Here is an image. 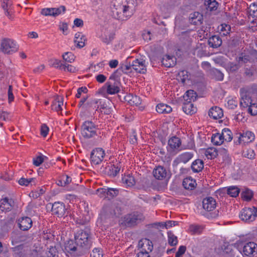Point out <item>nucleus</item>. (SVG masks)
<instances>
[{
  "label": "nucleus",
  "instance_id": "3",
  "mask_svg": "<svg viewBox=\"0 0 257 257\" xmlns=\"http://www.w3.org/2000/svg\"><path fill=\"white\" fill-rule=\"evenodd\" d=\"M97 127L92 121H85L81 126L82 136L86 139L94 137L97 136Z\"/></svg>",
  "mask_w": 257,
  "mask_h": 257
},
{
  "label": "nucleus",
  "instance_id": "64",
  "mask_svg": "<svg viewBox=\"0 0 257 257\" xmlns=\"http://www.w3.org/2000/svg\"><path fill=\"white\" fill-rule=\"evenodd\" d=\"M91 257H102L103 254L102 251L98 248H95L93 249L90 254Z\"/></svg>",
  "mask_w": 257,
  "mask_h": 257
},
{
  "label": "nucleus",
  "instance_id": "36",
  "mask_svg": "<svg viewBox=\"0 0 257 257\" xmlns=\"http://www.w3.org/2000/svg\"><path fill=\"white\" fill-rule=\"evenodd\" d=\"M125 100L127 101L131 105H138L141 103V99L137 95L132 94L125 96Z\"/></svg>",
  "mask_w": 257,
  "mask_h": 257
},
{
  "label": "nucleus",
  "instance_id": "25",
  "mask_svg": "<svg viewBox=\"0 0 257 257\" xmlns=\"http://www.w3.org/2000/svg\"><path fill=\"white\" fill-rule=\"evenodd\" d=\"M222 40L219 36L214 35L210 37L208 40V45L212 48H216L222 44Z\"/></svg>",
  "mask_w": 257,
  "mask_h": 257
},
{
  "label": "nucleus",
  "instance_id": "12",
  "mask_svg": "<svg viewBox=\"0 0 257 257\" xmlns=\"http://www.w3.org/2000/svg\"><path fill=\"white\" fill-rule=\"evenodd\" d=\"M115 206L113 204H107L103 206L100 213L101 219L112 217L116 214L115 211Z\"/></svg>",
  "mask_w": 257,
  "mask_h": 257
},
{
  "label": "nucleus",
  "instance_id": "42",
  "mask_svg": "<svg viewBox=\"0 0 257 257\" xmlns=\"http://www.w3.org/2000/svg\"><path fill=\"white\" fill-rule=\"evenodd\" d=\"M224 141L221 134L216 133L212 135L211 142L214 145H220Z\"/></svg>",
  "mask_w": 257,
  "mask_h": 257
},
{
  "label": "nucleus",
  "instance_id": "14",
  "mask_svg": "<svg viewBox=\"0 0 257 257\" xmlns=\"http://www.w3.org/2000/svg\"><path fill=\"white\" fill-rule=\"evenodd\" d=\"M137 4L136 0H126L125 4L121 5V8L123 11L126 12L127 16L131 17L136 11Z\"/></svg>",
  "mask_w": 257,
  "mask_h": 257
},
{
  "label": "nucleus",
  "instance_id": "22",
  "mask_svg": "<svg viewBox=\"0 0 257 257\" xmlns=\"http://www.w3.org/2000/svg\"><path fill=\"white\" fill-rule=\"evenodd\" d=\"M208 115L214 119L221 118L223 115V110L219 107L214 106L209 109Z\"/></svg>",
  "mask_w": 257,
  "mask_h": 257
},
{
  "label": "nucleus",
  "instance_id": "5",
  "mask_svg": "<svg viewBox=\"0 0 257 257\" xmlns=\"http://www.w3.org/2000/svg\"><path fill=\"white\" fill-rule=\"evenodd\" d=\"M1 50L5 54H11L18 50V46L15 41L9 38H4L2 40Z\"/></svg>",
  "mask_w": 257,
  "mask_h": 257
},
{
  "label": "nucleus",
  "instance_id": "16",
  "mask_svg": "<svg viewBox=\"0 0 257 257\" xmlns=\"http://www.w3.org/2000/svg\"><path fill=\"white\" fill-rule=\"evenodd\" d=\"M13 257H28L27 250L23 244H20L11 248Z\"/></svg>",
  "mask_w": 257,
  "mask_h": 257
},
{
  "label": "nucleus",
  "instance_id": "17",
  "mask_svg": "<svg viewBox=\"0 0 257 257\" xmlns=\"http://www.w3.org/2000/svg\"><path fill=\"white\" fill-rule=\"evenodd\" d=\"M20 229L23 231L29 229L32 226V220L29 217H22L18 220Z\"/></svg>",
  "mask_w": 257,
  "mask_h": 257
},
{
  "label": "nucleus",
  "instance_id": "52",
  "mask_svg": "<svg viewBox=\"0 0 257 257\" xmlns=\"http://www.w3.org/2000/svg\"><path fill=\"white\" fill-rule=\"evenodd\" d=\"M114 34L109 33L108 35H104L101 37V41L106 44H109L114 39Z\"/></svg>",
  "mask_w": 257,
  "mask_h": 257
},
{
  "label": "nucleus",
  "instance_id": "37",
  "mask_svg": "<svg viewBox=\"0 0 257 257\" xmlns=\"http://www.w3.org/2000/svg\"><path fill=\"white\" fill-rule=\"evenodd\" d=\"M177 79L183 84H185L186 81L189 80V74L186 70L180 71L177 75Z\"/></svg>",
  "mask_w": 257,
  "mask_h": 257
},
{
  "label": "nucleus",
  "instance_id": "51",
  "mask_svg": "<svg viewBox=\"0 0 257 257\" xmlns=\"http://www.w3.org/2000/svg\"><path fill=\"white\" fill-rule=\"evenodd\" d=\"M46 254L48 257H58V251L56 246H50Z\"/></svg>",
  "mask_w": 257,
  "mask_h": 257
},
{
  "label": "nucleus",
  "instance_id": "20",
  "mask_svg": "<svg viewBox=\"0 0 257 257\" xmlns=\"http://www.w3.org/2000/svg\"><path fill=\"white\" fill-rule=\"evenodd\" d=\"M0 204V209L3 211H9L14 205V201L12 199L5 197L2 199Z\"/></svg>",
  "mask_w": 257,
  "mask_h": 257
},
{
  "label": "nucleus",
  "instance_id": "9",
  "mask_svg": "<svg viewBox=\"0 0 257 257\" xmlns=\"http://www.w3.org/2000/svg\"><path fill=\"white\" fill-rule=\"evenodd\" d=\"M105 156L104 151L102 148H96L93 150L90 154L91 163L94 165L99 164Z\"/></svg>",
  "mask_w": 257,
  "mask_h": 257
},
{
  "label": "nucleus",
  "instance_id": "8",
  "mask_svg": "<svg viewBox=\"0 0 257 257\" xmlns=\"http://www.w3.org/2000/svg\"><path fill=\"white\" fill-rule=\"evenodd\" d=\"M243 257H253L257 255V244L250 241L245 243L242 248Z\"/></svg>",
  "mask_w": 257,
  "mask_h": 257
},
{
  "label": "nucleus",
  "instance_id": "10",
  "mask_svg": "<svg viewBox=\"0 0 257 257\" xmlns=\"http://www.w3.org/2000/svg\"><path fill=\"white\" fill-rule=\"evenodd\" d=\"M121 5L116 6L114 5V8L112 9V17L118 20L125 21L130 17L127 16V14L121 8Z\"/></svg>",
  "mask_w": 257,
  "mask_h": 257
},
{
  "label": "nucleus",
  "instance_id": "53",
  "mask_svg": "<svg viewBox=\"0 0 257 257\" xmlns=\"http://www.w3.org/2000/svg\"><path fill=\"white\" fill-rule=\"evenodd\" d=\"M13 2L12 0H1V7L4 11L12 9Z\"/></svg>",
  "mask_w": 257,
  "mask_h": 257
},
{
  "label": "nucleus",
  "instance_id": "2",
  "mask_svg": "<svg viewBox=\"0 0 257 257\" xmlns=\"http://www.w3.org/2000/svg\"><path fill=\"white\" fill-rule=\"evenodd\" d=\"M120 82L111 75L108 81L98 90V93L103 95L115 94L120 90Z\"/></svg>",
  "mask_w": 257,
  "mask_h": 257
},
{
  "label": "nucleus",
  "instance_id": "45",
  "mask_svg": "<svg viewBox=\"0 0 257 257\" xmlns=\"http://www.w3.org/2000/svg\"><path fill=\"white\" fill-rule=\"evenodd\" d=\"M131 58V57H128L126 60L125 64H123L121 67L122 71L124 73L127 74L130 73L132 72V69H133L132 66V63L130 61Z\"/></svg>",
  "mask_w": 257,
  "mask_h": 257
},
{
  "label": "nucleus",
  "instance_id": "63",
  "mask_svg": "<svg viewBox=\"0 0 257 257\" xmlns=\"http://www.w3.org/2000/svg\"><path fill=\"white\" fill-rule=\"evenodd\" d=\"M65 63H63L61 61L56 59L54 61L52 66L55 68H59L61 70H63L65 67Z\"/></svg>",
  "mask_w": 257,
  "mask_h": 257
},
{
  "label": "nucleus",
  "instance_id": "58",
  "mask_svg": "<svg viewBox=\"0 0 257 257\" xmlns=\"http://www.w3.org/2000/svg\"><path fill=\"white\" fill-rule=\"evenodd\" d=\"M248 13L250 16L255 17L257 16V5L255 4L251 5L248 8Z\"/></svg>",
  "mask_w": 257,
  "mask_h": 257
},
{
  "label": "nucleus",
  "instance_id": "33",
  "mask_svg": "<svg viewBox=\"0 0 257 257\" xmlns=\"http://www.w3.org/2000/svg\"><path fill=\"white\" fill-rule=\"evenodd\" d=\"M122 182L127 187H133L136 184L134 177L130 174L125 175L122 178Z\"/></svg>",
  "mask_w": 257,
  "mask_h": 257
},
{
  "label": "nucleus",
  "instance_id": "24",
  "mask_svg": "<svg viewBox=\"0 0 257 257\" xmlns=\"http://www.w3.org/2000/svg\"><path fill=\"white\" fill-rule=\"evenodd\" d=\"M180 40L183 44L187 47H189L192 42V38H191L190 32L188 31H184L180 35Z\"/></svg>",
  "mask_w": 257,
  "mask_h": 257
},
{
  "label": "nucleus",
  "instance_id": "55",
  "mask_svg": "<svg viewBox=\"0 0 257 257\" xmlns=\"http://www.w3.org/2000/svg\"><path fill=\"white\" fill-rule=\"evenodd\" d=\"M231 31V27L229 25L223 24L221 25L220 31L222 33V35L226 36L229 34Z\"/></svg>",
  "mask_w": 257,
  "mask_h": 257
},
{
  "label": "nucleus",
  "instance_id": "43",
  "mask_svg": "<svg viewBox=\"0 0 257 257\" xmlns=\"http://www.w3.org/2000/svg\"><path fill=\"white\" fill-rule=\"evenodd\" d=\"M205 155L208 159H212L218 156V151L214 148H209L205 151Z\"/></svg>",
  "mask_w": 257,
  "mask_h": 257
},
{
  "label": "nucleus",
  "instance_id": "62",
  "mask_svg": "<svg viewBox=\"0 0 257 257\" xmlns=\"http://www.w3.org/2000/svg\"><path fill=\"white\" fill-rule=\"evenodd\" d=\"M65 67L64 68L63 70L64 71H67L68 72H71V73H75L78 71V69L76 68L75 67L68 64L66 63H65Z\"/></svg>",
  "mask_w": 257,
  "mask_h": 257
},
{
  "label": "nucleus",
  "instance_id": "21",
  "mask_svg": "<svg viewBox=\"0 0 257 257\" xmlns=\"http://www.w3.org/2000/svg\"><path fill=\"white\" fill-rule=\"evenodd\" d=\"M254 139V136L251 132L247 131L240 134L238 137L239 143H243L244 144L253 141Z\"/></svg>",
  "mask_w": 257,
  "mask_h": 257
},
{
  "label": "nucleus",
  "instance_id": "57",
  "mask_svg": "<svg viewBox=\"0 0 257 257\" xmlns=\"http://www.w3.org/2000/svg\"><path fill=\"white\" fill-rule=\"evenodd\" d=\"M159 224L161 227H162V228L165 227L166 228H168L169 227L176 225L177 224V222L176 221L169 220V221H166L165 223L164 222L159 223Z\"/></svg>",
  "mask_w": 257,
  "mask_h": 257
},
{
  "label": "nucleus",
  "instance_id": "27",
  "mask_svg": "<svg viewBox=\"0 0 257 257\" xmlns=\"http://www.w3.org/2000/svg\"><path fill=\"white\" fill-rule=\"evenodd\" d=\"M63 105V98L61 96H57L53 101L51 105L52 110L59 112L62 110V105Z\"/></svg>",
  "mask_w": 257,
  "mask_h": 257
},
{
  "label": "nucleus",
  "instance_id": "46",
  "mask_svg": "<svg viewBox=\"0 0 257 257\" xmlns=\"http://www.w3.org/2000/svg\"><path fill=\"white\" fill-rule=\"evenodd\" d=\"M106 169H108L107 173L109 176L115 177L120 171V167L116 166L113 165L111 166H108V168H106Z\"/></svg>",
  "mask_w": 257,
  "mask_h": 257
},
{
  "label": "nucleus",
  "instance_id": "11",
  "mask_svg": "<svg viewBox=\"0 0 257 257\" xmlns=\"http://www.w3.org/2000/svg\"><path fill=\"white\" fill-rule=\"evenodd\" d=\"M66 208L65 204L60 202H56L52 204V214L58 217H63L66 214Z\"/></svg>",
  "mask_w": 257,
  "mask_h": 257
},
{
  "label": "nucleus",
  "instance_id": "19",
  "mask_svg": "<svg viewBox=\"0 0 257 257\" xmlns=\"http://www.w3.org/2000/svg\"><path fill=\"white\" fill-rule=\"evenodd\" d=\"M139 246L141 247V251L146 252H151L153 249V244L152 242L147 238L142 239L139 241Z\"/></svg>",
  "mask_w": 257,
  "mask_h": 257
},
{
  "label": "nucleus",
  "instance_id": "59",
  "mask_svg": "<svg viewBox=\"0 0 257 257\" xmlns=\"http://www.w3.org/2000/svg\"><path fill=\"white\" fill-rule=\"evenodd\" d=\"M248 56L250 59V62H257V51L251 50L248 53Z\"/></svg>",
  "mask_w": 257,
  "mask_h": 257
},
{
  "label": "nucleus",
  "instance_id": "1",
  "mask_svg": "<svg viewBox=\"0 0 257 257\" xmlns=\"http://www.w3.org/2000/svg\"><path fill=\"white\" fill-rule=\"evenodd\" d=\"M90 231L87 228L78 231L75 235L76 243L82 248L85 253L91 247L92 242L89 235Z\"/></svg>",
  "mask_w": 257,
  "mask_h": 257
},
{
  "label": "nucleus",
  "instance_id": "39",
  "mask_svg": "<svg viewBox=\"0 0 257 257\" xmlns=\"http://www.w3.org/2000/svg\"><path fill=\"white\" fill-rule=\"evenodd\" d=\"M204 5L208 11H213L217 9L218 3L215 0H205Z\"/></svg>",
  "mask_w": 257,
  "mask_h": 257
},
{
  "label": "nucleus",
  "instance_id": "13",
  "mask_svg": "<svg viewBox=\"0 0 257 257\" xmlns=\"http://www.w3.org/2000/svg\"><path fill=\"white\" fill-rule=\"evenodd\" d=\"M132 66L133 69L137 72L144 74L147 71L145 60L143 59H136L133 61L132 62Z\"/></svg>",
  "mask_w": 257,
  "mask_h": 257
},
{
  "label": "nucleus",
  "instance_id": "47",
  "mask_svg": "<svg viewBox=\"0 0 257 257\" xmlns=\"http://www.w3.org/2000/svg\"><path fill=\"white\" fill-rule=\"evenodd\" d=\"M119 193V190L115 188H106V197L109 199L117 196Z\"/></svg>",
  "mask_w": 257,
  "mask_h": 257
},
{
  "label": "nucleus",
  "instance_id": "32",
  "mask_svg": "<svg viewBox=\"0 0 257 257\" xmlns=\"http://www.w3.org/2000/svg\"><path fill=\"white\" fill-rule=\"evenodd\" d=\"M197 94L196 92L193 90H189L187 91L183 96V98L185 101L192 102L196 100Z\"/></svg>",
  "mask_w": 257,
  "mask_h": 257
},
{
  "label": "nucleus",
  "instance_id": "4",
  "mask_svg": "<svg viewBox=\"0 0 257 257\" xmlns=\"http://www.w3.org/2000/svg\"><path fill=\"white\" fill-rule=\"evenodd\" d=\"M64 251L66 253H69L73 256H80L85 253L75 240H69L65 243Z\"/></svg>",
  "mask_w": 257,
  "mask_h": 257
},
{
  "label": "nucleus",
  "instance_id": "18",
  "mask_svg": "<svg viewBox=\"0 0 257 257\" xmlns=\"http://www.w3.org/2000/svg\"><path fill=\"white\" fill-rule=\"evenodd\" d=\"M202 206L203 209L207 211H211L215 208L216 202L213 198L208 197L203 200Z\"/></svg>",
  "mask_w": 257,
  "mask_h": 257
},
{
  "label": "nucleus",
  "instance_id": "56",
  "mask_svg": "<svg viewBox=\"0 0 257 257\" xmlns=\"http://www.w3.org/2000/svg\"><path fill=\"white\" fill-rule=\"evenodd\" d=\"M35 178H32L30 179H26L24 178H21L19 180V183L20 185L22 186H28L30 183H32L34 181Z\"/></svg>",
  "mask_w": 257,
  "mask_h": 257
},
{
  "label": "nucleus",
  "instance_id": "41",
  "mask_svg": "<svg viewBox=\"0 0 257 257\" xmlns=\"http://www.w3.org/2000/svg\"><path fill=\"white\" fill-rule=\"evenodd\" d=\"M226 192L230 196L236 197L238 195L240 189L237 186H231L226 189Z\"/></svg>",
  "mask_w": 257,
  "mask_h": 257
},
{
  "label": "nucleus",
  "instance_id": "54",
  "mask_svg": "<svg viewBox=\"0 0 257 257\" xmlns=\"http://www.w3.org/2000/svg\"><path fill=\"white\" fill-rule=\"evenodd\" d=\"M65 11L66 8L64 6H61L57 8H53L54 12L53 13V17H56L60 15L62 13H64Z\"/></svg>",
  "mask_w": 257,
  "mask_h": 257
},
{
  "label": "nucleus",
  "instance_id": "61",
  "mask_svg": "<svg viewBox=\"0 0 257 257\" xmlns=\"http://www.w3.org/2000/svg\"><path fill=\"white\" fill-rule=\"evenodd\" d=\"M240 67V66L238 63V64L230 63L228 64L227 70L230 72H233L236 71Z\"/></svg>",
  "mask_w": 257,
  "mask_h": 257
},
{
  "label": "nucleus",
  "instance_id": "35",
  "mask_svg": "<svg viewBox=\"0 0 257 257\" xmlns=\"http://www.w3.org/2000/svg\"><path fill=\"white\" fill-rule=\"evenodd\" d=\"M181 144L180 139L177 137H173L168 141V146L173 150L178 148Z\"/></svg>",
  "mask_w": 257,
  "mask_h": 257
},
{
  "label": "nucleus",
  "instance_id": "23",
  "mask_svg": "<svg viewBox=\"0 0 257 257\" xmlns=\"http://www.w3.org/2000/svg\"><path fill=\"white\" fill-rule=\"evenodd\" d=\"M203 21V16L199 12H194L190 15L189 22L194 25H200Z\"/></svg>",
  "mask_w": 257,
  "mask_h": 257
},
{
  "label": "nucleus",
  "instance_id": "60",
  "mask_svg": "<svg viewBox=\"0 0 257 257\" xmlns=\"http://www.w3.org/2000/svg\"><path fill=\"white\" fill-rule=\"evenodd\" d=\"M53 8H44L41 10V14L45 16L53 17Z\"/></svg>",
  "mask_w": 257,
  "mask_h": 257
},
{
  "label": "nucleus",
  "instance_id": "31",
  "mask_svg": "<svg viewBox=\"0 0 257 257\" xmlns=\"http://www.w3.org/2000/svg\"><path fill=\"white\" fill-rule=\"evenodd\" d=\"M204 167V163L202 160L197 159L194 161L192 165L191 168L194 172L198 173L202 171Z\"/></svg>",
  "mask_w": 257,
  "mask_h": 257
},
{
  "label": "nucleus",
  "instance_id": "28",
  "mask_svg": "<svg viewBox=\"0 0 257 257\" xmlns=\"http://www.w3.org/2000/svg\"><path fill=\"white\" fill-rule=\"evenodd\" d=\"M182 185L185 189L192 190L195 188L196 181L191 178H186L183 180Z\"/></svg>",
  "mask_w": 257,
  "mask_h": 257
},
{
  "label": "nucleus",
  "instance_id": "34",
  "mask_svg": "<svg viewBox=\"0 0 257 257\" xmlns=\"http://www.w3.org/2000/svg\"><path fill=\"white\" fill-rule=\"evenodd\" d=\"M193 156L192 152H185L179 155L177 160L179 162L186 163L193 158Z\"/></svg>",
  "mask_w": 257,
  "mask_h": 257
},
{
  "label": "nucleus",
  "instance_id": "40",
  "mask_svg": "<svg viewBox=\"0 0 257 257\" xmlns=\"http://www.w3.org/2000/svg\"><path fill=\"white\" fill-rule=\"evenodd\" d=\"M253 192L247 188H244L243 189H242V191L241 193V197L246 201L250 200L253 197Z\"/></svg>",
  "mask_w": 257,
  "mask_h": 257
},
{
  "label": "nucleus",
  "instance_id": "48",
  "mask_svg": "<svg viewBox=\"0 0 257 257\" xmlns=\"http://www.w3.org/2000/svg\"><path fill=\"white\" fill-rule=\"evenodd\" d=\"M189 229L192 234H199L202 232L203 227L198 225H191L189 227Z\"/></svg>",
  "mask_w": 257,
  "mask_h": 257
},
{
  "label": "nucleus",
  "instance_id": "7",
  "mask_svg": "<svg viewBox=\"0 0 257 257\" xmlns=\"http://www.w3.org/2000/svg\"><path fill=\"white\" fill-rule=\"evenodd\" d=\"M144 219L143 215L139 212H134L125 215L124 222L127 226H133L141 222Z\"/></svg>",
  "mask_w": 257,
  "mask_h": 257
},
{
  "label": "nucleus",
  "instance_id": "44",
  "mask_svg": "<svg viewBox=\"0 0 257 257\" xmlns=\"http://www.w3.org/2000/svg\"><path fill=\"white\" fill-rule=\"evenodd\" d=\"M221 135L222 138L225 141L229 142L232 139V134L230 130L227 128H225L222 130Z\"/></svg>",
  "mask_w": 257,
  "mask_h": 257
},
{
  "label": "nucleus",
  "instance_id": "38",
  "mask_svg": "<svg viewBox=\"0 0 257 257\" xmlns=\"http://www.w3.org/2000/svg\"><path fill=\"white\" fill-rule=\"evenodd\" d=\"M210 74L214 79L217 81H222L223 79V74L222 72L217 69H211L210 70Z\"/></svg>",
  "mask_w": 257,
  "mask_h": 257
},
{
  "label": "nucleus",
  "instance_id": "15",
  "mask_svg": "<svg viewBox=\"0 0 257 257\" xmlns=\"http://www.w3.org/2000/svg\"><path fill=\"white\" fill-rule=\"evenodd\" d=\"M153 175L156 179L160 180L170 177L169 173L161 166H158L153 170Z\"/></svg>",
  "mask_w": 257,
  "mask_h": 257
},
{
  "label": "nucleus",
  "instance_id": "6",
  "mask_svg": "<svg viewBox=\"0 0 257 257\" xmlns=\"http://www.w3.org/2000/svg\"><path fill=\"white\" fill-rule=\"evenodd\" d=\"M257 217V208H244L240 212L239 217L245 222H251Z\"/></svg>",
  "mask_w": 257,
  "mask_h": 257
},
{
  "label": "nucleus",
  "instance_id": "49",
  "mask_svg": "<svg viewBox=\"0 0 257 257\" xmlns=\"http://www.w3.org/2000/svg\"><path fill=\"white\" fill-rule=\"evenodd\" d=\"M168 243L171 246H175L178 243L177 237L175 236L172 232H169L168 233Z\"/></svg>",
  "mask_w": 257,
  "mask_h": 257
},
{
  "label": "nucleus",
  "instance_id": "30",
  "mask_svg": "<svg viewBox=\"0 0 257 257\" xmlns=\"http://www.w3.org/2000/svg\"><path fill=\"white\" fill-rule=\"evenodd\" d=\"M174 59L176 60V58L173 56L166 55L162 58V64L166 67H173L176 64V61Z\"/></svg>",
  "mask_w": 257,
  "mask_h": 257
},
{
  "label": "nucleus",
  "instance_id": "50",
  "mask_svg": "<svg viewBox=\"0 0 257 257\" xmlns=\"http://www.w3.org/2000/svg\"><path fill=\"white\" fill-rule=\"evenodd\" d=\"M62 57L66 63H67L66 62L72 63L74 61V55L71 52H66Z\"/></svg>",
  "mask_w": 257,
  "mask_h": 257
},
{
  "label": "nucleus",
  "instance_id": "29",
  "mask_svg": "<svg viewBox=\"0 0 257 257\" xmlns=\"http://www.w3.org/2000/svg\"><path fill=\"white\" fill-rule=\"evenodd\" d=\"M156 111L159 113L168 114L172 111V108L166 104L159 103L156 106Z\"/></svg>",
  "mask_w": 257,
  "mask_h": 257
},
{
  "label": "nucleus",
  "instance_id": "26",
  "mask_svg": "<svg viewBox=\"0 0 257 257\" xmlns=\"http://www.w3.org/2000/svg\"><path fill=\"white\" fill-rule=\"evenodd\" d=\"M183 111L187 114H192L196 112V108L191 102L185 101L183 105Z\"/></svg>",
  "mask_w": 257,
  "mask_h": 257
}]
</instances>
